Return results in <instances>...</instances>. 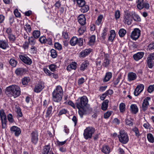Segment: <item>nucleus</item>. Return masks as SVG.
Wrapping results in <instances>:
<instances>
[{"label":"nucleus","mask_w":154,"mask_h":154,"mask_svg":"<svg viewBox=\"0 0 154 154\" xmlns=\"http://www.w3.org/2000/svg\"><path fill=\"white\" fill-rule=\"evenodd\" d=\"M112 112L111 111H108L104 113V118L105 119H108L111 116Z\"/></svg>","instance_id":"680f3d73"},{"label":"nucleus","mask_w":154,"mask_h":154,"mask_svg":"<svg viewBox=\"0 0 154 154\" xmlns=\"http://www.w3.org/2000/svg\"><path fill=\"white\" fill-rule=\"evenodd\" d=\"M70 44L72 46H74L78 44L79 46L83 45V39L82 38L78 39L75 36H73L70 40Z\"/></svg>","instance_id":"39448f33"},{"label":"nucleus","mask_w":154,"mask_h":154,"mask_svg":"<svg viewBox=\"0 0 154 154\" xmlns=\"http://www.w3.org/2000/svg\"><path fill=\"white\" fill-rule=\"evenodd\" d=\"M119 110L121 112H123L125 109V103H122L119 106Z\"/></svg>","instance_id":"c03bdc74"},{"label":"nucleus","mask_w":154,"mask_h":154,"mask_svg":"<svg viewBox=\"0 0 154 154\" xmlns=\"http://www.w3.org/2000/svg\"><path fill=\"white\" fill-rule=\"evenodd\" d=\"M144 55V53L143 52H138L134 54L133 57L135 60L137 61L142 58L143 57Z\"/></svg>","instance_id":"5701e85b"},{"label":"nucleus","mask_w":154,"mask_h":154,"mask_svg":"<svg viewBox=\"0 0 154 154\" xmlns=\"http://www.w3.org/2000/svg\"><path fill=\"white\" fill-rule=\"evenodd\" d=\"M66 140L62 142H60L59 140H57L56 141L57 146L59 147H60V146L64 145L66 143Z\"/></svg>","instance_id":"052dcab7"},{"label":"nucleus","mask_w":154,"mask_h":154,"mask_svg":"<svg viewBox=\"0 0 154 154\" xmlns=\"http://www.w3.org/2000/svg\"><path fill=\"white\" fill-rule=\"evenodd\" d=\"M79 23L81 25H84L86 23V19L84 15L81 14L78 18Z\"/></svg>","instance_id":"393cba45"},{"label":"nucleus","mask_w":154,"mask_h":154,"mask_svg":"<svg viewBox=\"0 0 154 154\" xmlns=\"http://www.w3.org/2000/svg\"><path fill=\"white\" fill-rule=\"evenodd\" d=\"M137 6L139 10H141L144 8L146 9H148L149 7V3H144L143 0H138Z\"/></svg>","instance_id":"9d476101"},{"label":"nucleus","mask_w":154,"mask_h":154,"mask_svg":"<svg viewBox=\"0 0 154 154\" xmlns=\"http://www.w3.org/2000/svg\"><path fill=\"white\" fill-rule=\"evenodd\" d=\"M52 109V106H50L47 108L45 115L46 118H48L49 119V118L51 116Z\"/></svg>","instance_id":"a878e982"},{"label":"nucleus","mask_w":154,"mask_h":154,"mask_svg":"<svg viewBox=\"0 0 154 154\" xmlns=\"http://www.w3.org/2000/svg\"><path fill=\"white\" fill-rule=\"evenodd\" d=\"M144 85L142 84H140L137 87L134 92V94L135 96L138 95L142 92L144 88Z\"/></svg>","instance_id":"2eb2a0df"},{"label":"nucleus","mask_w":154,"mask_h":154,"mask_svg":"<svg viewBox=\"0 0 154 154\" xmlns=\"http://www.w3.org/2000/svg\"><path fill=\"white\" fill-rule=\"evenodd\" d=\"M19 57L24 63L27 65H30L32 63V60L26 55H20Z\"/></svg>","instance_id":"9b49d317"},{"label":"nucleus","mask_w":154,"mask_h":154,"mask_svg":"<svg viewBox=\"0 0 154 154\" xmlns=\"http://www.w3.org/2000/svg\"><path fill=\"white\" fill-rule=\"evenodd\" d=\"M8 38L12 42H14L16 39L15 35L12 34L8 35Z\"/></svg>","instance_id":"774afa93"},{"label":"nucleus","mask_w":154,"mask_h":154,"mask_svg":"<svg viewBox=\"0 0 154 154\" xmlns=\"http://www.w3.org/2000/svg\"><path fill=\"white\" fill-rule=\"evenodd\" d=\"M144 85L142 84H140L137 87L134 92V94L135 96L138 95L142 92L144 88Z\"/></svg>","instance_id":"dca6fc26"},{"label":"nucleus","mask_w":154,"mask_h":154,"mask_svg":"<svg viewBox=\"0 0 154 154\" xmlns=\"http://www.w3.org/2000/svg\"><path fill=\"white\" fill-rule=\"evenodd\" d=\"M132 17L134 20L136 22H140L141 21V18L137 14L134 13L132 14Z\"/></svg>","instance_id":"ea45409f"},{"label":"nucleus","mask_w":154,"mask_h":154,"mask_svg":"<svg viewBox=\"0 0 154 154\" xmlns=\"http://www.w3.org/2000/svg\"><path fill=\"white\" fill-rule=\"evenodd\" d=\"M26 69L22 68H18L15 71V73L17 75L21 76L26 72Z\"/></svg>","instance_id":"b1692460"},{"label":"nucleus","mask_w":154,"mask_h":154,"mask_svg":"<svg viewBox=\"0 0 154 154\" xmlns=\"http://www.w3.org/2000/svg\"><path fill=\"white\" fill-rule=\"evenodd\" d=\"M35 38L33 36L29 37L28 38V43L31 45H34L36 43Z\"/></svg>","instance_id":"f704fd0d"},{"label":"nucleus","mask_w":154,"mask_h":154,"mask_svg":"<svg viewBox=\"0 0 154 154\" xmlns=\"http://www.w3.org/2000/svg\"><path fill=\"white\" fill-rule=\"evenodd\" d=\"M128 80L130 81L135 79L137 78V75L133 72H130L128 73Z\"/></svg>","instance_id":"bb28decb"},{"label":"nucleus","mask_w":154,"mask_h":154,"mask_svg":"<svg viewBox=\"0 0 154 154\" xmlns=\"http://www.w3.org/2000/svg\"><path fill=\"white\" fill-rule=\"evenodd\" d=\"M63 94L53 92V100L55 102H59L62 100Z\"/></svg>","instance_id":"ddd939ff"},{"label":"nucleus","mask_w":154,"mask_h":154,"mask_svg":"<svg viewBox=\"0 0 154 154\" xmlns=\"http://www.w3.org/2000/svg\"><path fill=\"white\" fill-rule=\"evenodd\" d=\"M31 141L33 143L35 144L38 140V133L37 131H33L31 134Z\"/></svg>","instance_id":"4468645a"},{"label":"nucleus","mask_w":154,"mask_h":154,"mask_svg":"<svg viewBox=\"0 0 154 154\" xmlns=\"http://www.w3.org/2000/svg\"><path fill=\"white\" fill-rule=\"evenodd\" d=\"M53 92L59 94H63V90L62 87L60 85L57 86Z\"/></svg>","instance_id":"473e14b6"},{"label":"nucleus","mask_w":154,"mask_h":154,"mask_svg":"<svg viewBox=\"0 0 154 154\" xmlns=\"http://www.w3.org/2000/svg\"><path fill=\"white\" fill-rule=\"evenodd\" d=\"M102 152L104 154H108L110 152V149L107 145H104L101 148Z\"/></svg>","instance_id":"cd10ccee"},{"label":"nucleus","mask_w":154,"mask_h":154,"mask_svg":"<svg viewBox=\"0 0 154 154\" xmlns=\"http://www.w3.org/2000/svg\"><path fill=\"white\" fill-rule=\"evenodd\" d=\"M6 94L9 96H13L16 98L20 94V89L19 86L16 85H12L6 88Z\"/></svg>","instance_id":"f257e3e1"},{"label":"nucleus","mask_w":154,"mask_h":154,"mask_svg":"<svg viewBox=\"0 0 154 154\" xmlns=\"http://www.w3.org/2000/svg\"><path fill=\"white\" fill-rule=\"evenodd\" d=\"M46 37L44 36H42L39 39V41L42 44H45L47 41Z\"/></svg>","instance_id":"3c124183"},{"label":"nucleus","mask_w":154,"mask_h":154,"mask_svg":"<svg viewBox=\"0 0 154 154\" xmlns=\"http://www.w3.org/2000/svg\"><path fill=\"white\" fill-rule=\"evenodd\" d=\"M51 146L49 145L44 146L42 150L43 154H48L50 149Z\"/></svg>","instance_id":"2f4dec72"},{"label":"nucleus","mask_w":154,"mask_h":154,"mask_svg":"<svg viewBox=\"0 0 154 154\" xmlns=\"http://www.w3.org/2000/svg\"><path fill=\"white\" fill-rule=\"evenodd\" d=\"M147 91L149 93L154 91V85H150L148 88Z\"/></svg>","instance_id":"0e129e2a"},{"label":"nucleus","mask_w":154,"mask_h":154,"mask_svg":"<svg viewBox=\"0 0 154 154\" xmlns=\"http://www.w3.org/2000/svg\"><path fill=\"white\" fill-rule=\"evenodd\" d=\"M147 63L148 67L152 68L154 63V53H151L148 55L147 58Z\"/></svg>","instance_id":"1a4fd4ad"},{"label":"nucleus","mask_w":154,"mask_h":154,"mask_svg":"<svg viewBox=\"0 0 154 154\" xmlns=\"http://www.w3.org/2000/svg\"><path fill=\"white\" fill-rule=\"evenodd\" d=\"M10 130L12 133H14L16 136H18L21 133L20 129L16 126H14L10 128Z\"/></svg>","instance_id":"6ab92c4d"},{"label":"nucleus","mask_w":154,"mask_h":154,"mask_svg":"<svg viewBox=\"0 0 154 154\" xmlns=\"http://www.w3.org/2000/svg\"><path fill=\"white\" fill-rule=\"evenodd\" d=\"M68 112V111L65 109H62L59 111L58 113V115L60 116L62 115L66 114Z\"/></svg>","instance_id":"4d7b16f0"},{"label":"nucleus","mask_w":154,"mask_h":154,"mask_svg":"<svg viewBox=\"0 0 154 154\" xmlns=\"http://www.w3.org/2000/svg\"><path fill=\"white\" fill-rule=\"evenodd\" d=\"M103 17V16L102 15H99L97 17V19L96 21V24L99 25L101 23Z\"/></svg>","instance_id":"37998d69"},{"label":"nucleus","mask_w":154,"mask_h":154,"mask_svg":"<svg viewBox=\"0 0 154 154\" xmlns=\"http://www.w3.org/2000/svg\"><path fill=\"white\" fill-rule=\"evenodd\" d=\"M30 81V79L29 77H25L22 79V83L23 85H27Z\"/></svg>","instance_id":"e433bc0d"},{"label":"nucleus","mask_w":154,"mask_h":154,"mask_svg":"<svg viewBox=\"0 0 154 154\" xmlns=\"http://www.w3.org/2000/svg\"><path fill=\"white\" fill-rule=\"evenodd\" d=\"M80 110H79L78 112L80 116L82 117L84 114H87L91 112L92 111V109L89 106L87 105Z\"/></svg>","instance_id":"6e6552de"},{"label":"nucleus","mask_w":154,"mask_h":154,"mask_svg":"<svg viewBox=\"0 0 154 154\" xmlns=\"http://www.w3.org/2000/svg\"><path fill=\"white\" fill-rule=\"evenodd\" d=\"M55 48L58 50H60L62 49V45L58 42H56L54 44Z\"/></svg>","instance_id":"6e6d98bb"},{"label":"nucleus","mask_w":154,"mask_h":154,"mask_svg":"<svg viewBox=\"0 0 154 154\" xmlns=\"http://www.w3.org/2000/svg\"><path fill=\"white\" fill-rule=\"evenodd\" d=\"M8 121L11 123H12L14 122V119L12 115L11 114H9L8 116Z\"/></svg>","instance_id":"69168bd1"},{"label":"nucleus","mask_w":154,"mask_h":154,"mask_svg":"<svg viewBox=\"0 0 154 154\" xmlns=\"http://www.w3.org/2000/svg\"><path fill=\"white\" fill-rule=\"evenodd\" d=\"M119 141L123 144L126 143L128 141L129 137L127 133L124 130H121L118 135Z\"/></svg>","instance_id":"20e7f679"},{"label":"nucleus","mask_w":154,"mask_h":154,"mask_svg":"<svg viewBox=\"0 0 154 154\" xmlns=\"http://www.w3.org/2000/svg\"><path fill=\"white\" fill-rule=\"evenodd\" d=\"M76 2L78 5L80 7H83L85 4L84 0H77Z\"/></svg>","instance_id":"09e8293b"},{"label":"nucleus","mask_w":154,"mask_h":154,"mask_svg":"<svg viewBox=\"0 0 154 154\" xmlns=\"http://www.w3.org/2000/svg\"><path fill=\"white\" fill-rule=\"evenodd\" d=\"M116 36L115 31L113 30H111L109 38V40L111 42H112Z\"/></svg>","instance_id":"c9c22d12"},{"label":"nucleus","mask_w":154,"mask_h":154,"mask_svg":"<svg viewBox=\"0 0 154 154\" xmlns=\"http://www.w3.org/2000/svg\"><path fill=\"white\" fill-rule=\"evenodd\" d=\"M89 62L88 61H84L81 64L80 67V69L81 71H83L86 69L89 65Z\"/></svg>","instance_id":"c85d7f7f"},{"label":"nucleus","mask_w":154,"mask_h":154,"mask_svg":"<svg viewBox=\"0 0 154 154\" xmlns=\"http://www.w3.org/2000/svg\"><path fill=\"white\" fill-rule=\"evenodd\" d=\"M49 68L50 69L52 72H54L55 71L57 68V66L54 64H51L49 66Z\"/></svg>","instance_id":"bf43d9fd"},{"label":"nucleus","mask_w":154,"mask_h":154,"mask_svg":"<svg viewBox=\"0 0 154 154\" xmlns=\"http://www.w3.org/2000/svg\"><path fill=\"white\" fill-rule=\"evenodd\" d=\"M147 138L148 141L151 143L154 142V138L153 135L151 133L147 134Z\"/></svg>","instance_id":"79ce46f5"},{"label":"nucleus","mask_w":154,"mask_h":154,"mask_svg":"<svg viewBox=\"0 0 154 154\" xmlns=\"http://www.w3.org/2000/svg\"><path fill=\"white\" fill-rule=\"evenodd\" d=\"M131 17H124L125 23L129 25L131 23Z\"/></svg>","instance_id":"a18cd8bd"},{"label":"nucleus","mask_w":154,"mask_h":154,"mask_svg":"<svg viewBox=\"0 0 154 154\" xmlns=\"http://www.w3.org/2000/svg\"><path fill=\"white\" fill-rule=\"evenodd\" d=\"M0 117L2 123V128L6 127L7 123V117L4 110L2 109L0 110Z\"/></svg>","instance_id":"423d86ee"},{"label":"nucleus","mask_w":154,"mask_h":154,"mask_svg":"<svg viewBox=\"0 0 154 154\" xmlns=\"http://www.w3.org/2000/svg\"><path fill=\"white\" fill-rule=\"evenodd\" d=\"M51 55L53 58H55L57 56V53L56 51L54 49H52L51 50Z\"/></svg>","instance_id":"603ef678"},{"label":"nucleus","mask_w":154,"mask_h":154,"mask_svg":"<svg viewBox=\"0 0 154 154\" xmlns=\"http://www.w3.org/2000/svg\"><path fill=\"white\" fill-rule=\"evenodd\" d=\"M108 54H105L103 58V63L102 66L104 68H107L110 64V60L109 59Z\"/></svg>","instance_id":"f8f14e48"},{"label":"nucleus","mask_w":154,"mask_h":154,"mask_svg":"<svg viewBox=\"0 0 154 154\" xmlns=\"http://www.w3.org/2000/svg\"><path fill=\"white\" fill-rule=\"evenodd\" d=\"M14 14L16 17H20L21 14L18 10H14Z\"/></svg>","instance_id":"e2e57ef3"},{"label":"nucleus","mask_w":154,"mask_h":154,"mask_svg":"<svg viewBox=\"0 0 154 154\" xmlns=\"http://www.w3.org/2000/svg\"><path fill=\"white\" fill-rule=\"evenodd\" d=\"M9 47L7 42L5 40H0V48L5 50Z\"/></svg>","instance_id":"aec40b11"},{"label":"nucleus","mask_w":154,"mask_h":154,"mask_svg":"<svg viewBox=\"0 0 154 154\" xmlns=\"http://www.w3.org/2000/svg\"><path fill=\"white\" fill-rule=\"evenodd\" d=\"M95 131V128L93 127L88 126L86 127L84 130L83 133V136L85 139L88 140L91 139Z\"/></svg>","instance_id":"7ed1b4c3"},{"label":"nucleus","mask_w":154,"mask_h":154,"mask_svg":"<svg viewBox=\"0 0 154 154\" xmlns=\"http://www.w3.org/2000/svg\"><path fill=\"white\" fill-rule=\"evenodd\" d=\"M33 37L37 39L39 37L40 35V32L39 30H34L32 33Z\"/></svg>","instance_id":"4c0bfd02"},{"label":"nucleus","mask_w":154,"mask_h":154,"mask_svg":"<svg viewBox=\"0 0 154 154\" xmlns=\"http://www.w3.org/2000/svg\"><path fill=\"white\" fill-rule=\"evenodd\" d=\"M126 31L125 29H120L119 32V34L120 37H123L125 35Z\"/></svg>","instance_id":"49530a36"},{"label":"nucleus","mask_w":154,"mask_h":154,"mask_svg":"<svg viewBox=\"0 0 154 154\" xmlns=\"http://www.w3.org/2000/svg\"><path fill=\"white\" fill-rule=\"evenodd\" d=\"M15 109L16 111L17 114L18 116L20 117H22L23 116V114L20 108L18 106L16 105Z\"/></svg>","instance_id":"58836bf2"},{"label":"nucleus","mask_w":154,"mask_h":154,"mask_svg":"<svg viewBox=\"0 0 154 154\" xmlns=\"http://www.w3.org/2000/svg\"><path fill=\"white\" fill-rule=\"evenodd\" d=\"M91 51V49H85L80 52V57L84 58L88 55Z\"/></svg>","instance_id":"412c9836"},{"label":"nucleus","mask_w":154,"mask_h":154,"mask_svg":"<svg viewBox=\"0 0 154 154\" xmlns=\"http://www.w3.org/2000/svg\"><path fill=\"white\" fill-rule=\"evenodd\" d=\"M107 28H105L103 31V32L101 34V38L104 40L106 38V36L107 35Z\"/></svg>","instance_id":"de8ad7c7"},{"label":"nucleus","mask_w":154,"mask_h":154,"mask_svg":"<svg viewBox=\"0 0 154 154\" xmlns=\"http://www.w3.org/2000/svg\"><path fill=\"white\" fill-rule=\"evenodd\" d=\"M150 100V98L149 97H147L143 100L142 106V108L143 111H145L147 109L149 105L148 101Z\"/></svg>","instance_id":"f3484780"},{"label":"nucleus","mask_w":154,"mask_h":154,"mask_svg":"<svg viewBox=\"0 0 154 154\" xmlns=\"http://www.w3.org/2000/svg\"><path fill=\"white\" fill-rule=\"evenodd\" d=\"M140 30L139 29L137 28L134 29L130 35L131 38L134 40L137 39L140 35Z\"/></svg>","instance_id":"0eeeda50"},{"label":"nucleus","mask_w":154,"mask_h":154,"mask_svg":"<svg viewBox=\"0 0 154 154\" xmlns=\"http://www.w3.org/2000/svg\"><path fill=\"white\" fill-rule=\"evenodd\" d=\"M130 109L131 112L134 114H136L138 112V108L136 104H131L130 106Z\"/></svg>","instance_id":"c756f323"},{"label":"nucleus","mask_w":154,"mask_h":154,"mask_svg":"<svg viewBox=\"0 0 154 154\" xmlns=\"http://www.w3.org/2000/svg\"><path fill=\"white\" fill-rule=\"evenodd\" d=\"M112 76V74L111 72H106L103 79V82H107L111 78Z\"/></svg>","instance_id":"72a5a7b5"},{"label":"nucleus","mask_w":154,"mask_h":154,"mask_svg":"<svg viewBox=\"0 0 154 154\" xmlns=\"http://www.w3.org/2000/svg\"><path fill=\"white\" fill-rule=\"evenodd\" d=\"M132 131L135 133V136L139 137L140 135V133L138 129L136 127H134L132 129Z\"/></svg>","instance_id":"a19ab883"},{"label":"nucleus","mask_w":154,"mask_h":154,"mask_svg":"<svg viewBox=\"0 0 154 154\" xmlns=\"http://www.w3.org/2000/svg\"><path fill=\"white\" fill-rule=\"evenodd\" d=\"M24 29L27 33H30L31 32V26L29 24H26L24 26Z\"/></svg>","instance_id":"8fccbe9b"},{"label":"nucleus","mask_w":154,"mask_h":154,"mask_svg":"<svg viewBox=\"0 0 154 154\" xmlns=\"http://www.w3.org/2000/svg\"><path fill=\"white\" fill-rule=\"evenodd\" d=\"M95 37L94 35H92L90 38L89 43L91 45L93 44L95 42Z\"/></svg>","instance_id":"13d9d810"},{"label":"nucleus","mask_w":154,"mask_h":154,"mask_svg":"<svg viewBox=\"0 0 154 154\" xmlns=\"http://www.w3.org/2000/svg\"><path fill=\"white\" fill-rule=\"evenodd\" d=\"M29 46V43H28V42L26 41L23 44L22 47L24 50H26L28 49Z\"/></svg>","instance_id":"338daca9"},{"label":"nucleus","mask_w":154,"mask_h":154,"mask_svg":"<svg viewBox=\"0 0 154 154\" xmlns=\"http://www.w3.org/2000/svg\"><path fill=\"white\" fill-rule=\"evenodd\" d=\"M88 99L86 96H83L79 97L76 101V104L77 108L80 110L87 105Z\"/></svg>","instance_id":"f03ea898"},{"label":"nucleus","mask_w":154,"mask_h":154,"mask_svg":"<svg viewBox=\"0 0 154 154\" xmlns=\"http://www.w3.org/2000/svg\"><path fill=\"white\" fill-rule=\"evenodd\" d=\"M77 64L75 62H72L67 67V69L69 71H70L72 70H75L77 68Z\"/></svg>","instance_id":"4be33fe9"},{"label":"nucleus","mask_w":154,"mask_h":154,"mask_svg":"<svg viewBox=\"0 0 154 154\" xmlns=\"http://www.w3.org/2000/svg\"><path fill=\"white\" fill-rule=\"evenodd\" d=\"M109 102V101L108 100H106L103 102L101 106V109L102 110L105 111L107 109Z\"/></svg>","instance_id":"7c9ffc66"},{"label":"nucleus","mask_w":154,"mask_h":154,"mask_svg":"<svg viewBox=\"0 0 154 154\" xmlns=\"http://www.w3.org/2000/svg\"><path fill=\"white\" fill-rule=\"evenodd\" d=\"M86 28L85 26H81L78 30V32L80 35L83 34L85 31Z\"/></svg>","instance_id":"864d4df0"},{"label":"nucleus","mask_w":154,"mask_h":154,"mask_svg":"<svg viewBox=\"0 0 154 154\" xmlns=\"http://www.w3.org/2000/svg\"><path fill=\"white\" fill-rule=\"evenodd\" d=\"M44 83L43 82H40L35 85L34 91L36 93L39 92L44 88Z\"/></svg>","instance_id":"a211bd4d"},{"label":"nucleus","mask_w":154,"mask_h":154,"mask_svg":"<svg viewBox=\"0 0 154 154\" xmlns=\"http://www.w3.org/2000/svg\"><path fill=\"white\" fill-rule=\"evenodd\" d=\"M10 65L13 67H15L17 64V61L14 59H11L9 62Z\"/></svg>","instance_id":"5fc2aeb1"}]
</instances>
